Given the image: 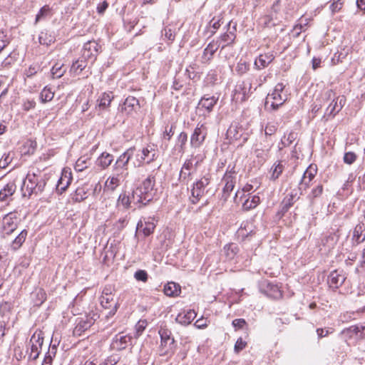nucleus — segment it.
Listing matches in <instances>:
<instances>
[{
  "instance_id": "obj_24",
  "label": "nucleus",
  "mask_w": 365,
  "mask_h": 365,
  "mask_svg": "<svg viewBox=\"0 0 365 365\" xmlns=\"http://www.w3.org/2000/svg\"><path fill=\"white\" fill-rule=\"evenodd\" d=\"M158 333L161 339V346H166L168 344L169 349H172L171 346L173 345L175 340L171 337V331L165 327H160Z\"/></svg>"
},
{
  "instance_id": "obj_20",
  "label": "nucleus",
  "mask_w": 365,
  "mask_h": 365,
  "mask_svg": "<svg viewBox=\"0 0 365 365\" xmlns=\"http://www.w3.org/2000/svg\"><path fill=\"white\" fill-rule=\"evenodd\" d=\"M196 317V313L192 309H189L187 312H184L178 314L175 318V321L182 325H188L192 320Z\"/></svg>"
},
{
  "instance_id": "obj_21",
  "label": "nucleus",
  "mask_w": 365,
  "mask_h": 365,
  "mask_svg": "<svg viewBox=\"0 0 365 365\" xmlns=\"http://www.w3.org/2000/svg\"><path fill=\"white\" fill-rule=\"evenodd\" d=\"M365 240V225L359 223L354 229L352 241L359 245Z\"/></svg>"
},
{
  "instance_id": "obj_52",
  "label": "nucleus",
  "mask_w": 365,
  "mask_h": 365,
  "mask_svg": "<svg viewBox=\"0 0 365 365\" xmlns=\"http://www.w3.org/2000/svg\"><path fill=\"white\" fill-rule=\"evenodd\" d=\"M134 277L137 281L146 282L148 279V274L145 270L138 269L135 272Z\"/></svg>"
},
{
  "instance_id": "obj_58",
  "label": "nucleus",
  "mask_w": 365,
  "mask_h": 365,
  "mask_svg": "<svg viewBox=\"0 0 365 365\" xmlns=\"http://www.w3.org/2000/svg\"><path fill=\"white\" fill-rule=\"evenodd\" d=\"M36 106V101L34 99H26L24 101L22 104L23 110L29 111L34 109Z\"/></svg>"
},
{
  "instance_id": "obj_22",
  "label": "nucleus",
  "mask_w": 365,
  "mask_h": 365,
  "mask_svg": "<svg viewBox=\"0 0 365 365\" xmlns=\"http://www.w3.org/2000/svg\"><path fill=\"white\" fill-rule=\"evenodd\" d=\"M155 228V223L150 220H145L144 222L140 220L137 225V230L143 232L145 237H148L151 235Z\"/></svg>"
},
{
  "instance_id": "obj_14",
  "label": "nucleus",
  "mask_w": 365,
  "mask_h": 365,
  "mask_svg": "<svg viewBox=\"0 0 365 365\" xmlns=\"http://www.w3.org/2000/svg\"><path fill=\"white\" fill-rule=\"evenodd\" d=\"M237 180V173L235 170L227 171L224 175L222 181L225 182L223 194L228 197L230 192L233 190Z\"/></svg>"
},
{
  "instance_id": "obj_23",
  "label": "nucleus",
  "mask_w": 365,
  "mask_h": 365,
  "mask_svg": "<svg viewBox=\"0 0 365 365\" xmlns=\"http://www.w3.org/2000/svg\"><path fill=\"white\" fill-rule=\"evenodd\" d=\"M262 292L267 297L274 299H279L282 297V294L278 286L269 282L266 284V287L264 289L262 288Z\"/></svg>"
},
{
  "instance_id": "obj_30",
  "label": "nucleus",
  "mask_w": 365,
  "mask_h": 365,
  "mask_svg": "<svg viewBox=\"0 0 365 365\" xmlns=\"http://www.w3.org/2000/svg\"><path fill=\"white\" fill-rule=\"evenodd\" d=\"M164 293L168 297H177L181 292L180 286L173 282H168L164 287Z\"/></svg>"
},
{
  "instance_id": "obj_42",
  "label": "nucleus",
  "mask_w": 365,
  "mask_h": 365,
  "mask_svg": "<svg viewBox=\"0 0 365 365\" xmlns=\"http://www.w3.org/2000/svg\"><path fill=\"white\" fill-rule=\"evenodd\" d=\"M118 202L120 203L124 207L129 208L130 207V205L132 203L135 205H138L140 202H135L132 199V195H126L125 193L120 194L118 197ZM142 205H139V207H140Z\"/></svg>"
},
{
  "instance_id": "obj_3",
  "label": "nucleus",
  "mask_w": 365,
  "mask_h": 365,
  "mask_svg": "<svg viewBox=\"0 0 365 365\" xmlns=\"http://www.w3.org/2000/svg\"><path fill=\"white\" fill-rule=\"evenodd\" d=\"M198 165L199 160H197V156L192 155L182 165L179 174V181L187 185L192 179V175L196 171Z\"/></svg>"
},
{
  "instance_id": "obj_60",
  "label": "nucleus",
  "mask_w": 365,
  "mask_h": 365,
  "mask_svg": "<svg viewBox=\"0 0 365 365\" xmlns=\"http://www.w3.org/2000/svg\"><path fill=\"white\" fill-rule=\"evenodd\" d=\"M337 96H338L336 95V93L334 92V91L333 89H328V90L325 91L324 93H323V99L325 101H334V99Z\"/></svg>"
},
{
  "instance_id": "obj_13",
  "label": "nucleus",
  "mask_w": 365,
  "mask_h": 365,
  "mask_svg": "<svg viewBox=\"0 0 365 365\" xmlns=\"http://www.w3.org/2000/svg\"><path fill=\"white\" fill-rule=\"evenodd\" d=\"M346 279V276L343 270L336 269L329 274L327 282L329 287L333 289L340 287Z\"/></svg>"
},
{
  "instance_id": "obj_57",
  "label": "nucleus",
  "mask_w": 365,
  "mask_h": 365,
  "mask_svg": "<svg viewBox=\"0 0 365 365\" xmlns=\"http://www.w3.org/2000/svg\"><path fill=\"white\" fill-rule=\"evenodd\" d=\"M221 21L222 18L218 16L217 18H212V19L210 21V26H211L213 29V31H211L212 34H215L216 31L220 28L221 25Z\"/></svg>"
},
{
  "instance_id": "obj_11",
  "label": "nucleus",
  "mask_w": 365,
  "mask_h": 365,
  "mask_svg": "<svg viewBox=\"0 0 365 365\" xmlns=\"http://www.w3.org/2000/svg\"><path fill=\"white\" fill-rule=\"evenodd\" d=\"M100 299L102 307L106 309H110L106 314V317L108 318L110 317H113L120 307L118 300L114 299V295L109 294L108 296L101 295Z\"/></svg>"
},
{
  "instance_id": "obj_10",
  "label": "nucleus",
  "mask_w": 365,
  "mask_h": 365,
  "mask_svg": "<svg viewBox=\"0 0 365 365\" xmlns=\"http://www.w3.org/2000/svg\"><path fill=\"white\" fill-rule=\"evenodd\" d=\"M133 339V336L130 334L118 333L113 339L110 346L114 350L121 351L132 344Z\"/></svg>"
},
{
  "instance_id": "obj_29",
  "label": "nucleus",
  "mask_w": 365,
  "mask_h": 365,
  "mask_svg": "<svg viewBox=\"0 0 365 365\" xmlns=\"http://www.w3.org/2000/svg\"><path fill=\"white\" fill-rule=\"evenodd\" d=\"M297 193L294 191H292L289 194H288L282 200V212H287L289 209L294 205L299 197L297 196Z\"/></svg>"
},
{
  "instance_id": "obj_64",
  "label": "nucleus",
  "mask_w": 365,
  "mask_h": 365,
  "mask_svg": "<svg viewBox=\"0 0 365 365\" xmlns=\"http://www.w3.org/2000/svg\"><path fill=\"white\" fill-rule=\"evenodd\" d=\"M119 361V357L116 356H110L108 357L100 365H115Z\"/></svg>"
},
{
  "instance_id": "obj_56",
  "label": "nucleus",
  "mask_w": 365,
  "mask_h": 365,
  "mask_svg": "<svg viewBox=\"0 0 365 365\" xmlns=\"http://www.w3.org/2000/svg\"><path fill=\"white\" fill-rule=\"evenodd\" d=\"M175 128V125L173 124L170 128L168 126L165 127V131L163 133V138L168 140H170L173 135H174V130Z\"/></svg>"
},
{
  "instance_id": "obj_46",
  "label": "nucleus",
  "mask_w": 365,
  "mask_h": 365,
  "mask_svg": "<svg viewBox=\"0 0 365 365\" xmlns=\"http://www.w3.org/2000/svg\"><path fill=\"white\" fill-rule=\"evenodd\" d=\"M260 202V198L257 195H254L251 199L248 198L245 200L243 204V207L245 210H250L256 207Z\"/></svg>"
},
{
  "instance_id": "obj_41",
  "label": "nucleus",
  "mask_w": 365,
  "mask_h": 365,
  "mask_svg": "<svg viewBox=\"0 0 365 365\" xmlns=\"http://www.w3.org/2000/svg\"><path fill=\"white\" fill-rule=\"evenodd\" d=\"M187 141V134L185 132H181L177 138V149L179 153H184L185 145Z\"/></svg>"
},
{
  "instance_id": "obj_28",
  "label": "nucleus",
  "mask_w": 365,
  "mask_h": 365,
  "mask_svg": "<svg viewBox=\"0 0 365 365\" xmlns=\"http://www.w3.org/2000/svg\"><path fill=\"white\" fill-rule=\"evenodd\" d=\"M16 185L14 182L7 183L3 189L0 190V201H6L9 197L12 196L16 192Z\"/></svg>"
},
{
  "instance_id": "obj_59",
  "label": "nucleus",
  "mask_w": 365,
  "mask_h": 365,
  "mask_svg": "<svg viewBox=\"0 0 365 365\" xmlns=\"http://www.w3.org/2000/svg\"><path fill=\"white\" fill-rule=\"evenodd\" d=\"M147 325L146 321H139L135 325V337L138 338L145 329Z\"/></svg>"
},
{
  "instance_id": "obj_31",
  "label": "nucleus",
  "mask_w": 365,
  "mask_h": 365,
  "mask_svg": "<svg viewBox=\"0 0 365 365\" xmlns=\"http://www.w3.org/2000/svg\"><path fill=\"white\" fill-rule=\"evenodd\" d=\"M32 300L35 306H41L46 299V294L41 288H36L31 293Z\"/></svg>"
},
{
  "instance_id": "obj_33",
  "label": "nucleus",
  "mask_w": 365,
  "mask_h": 365,
  "mask_svg": "<svg viewBox=\"0 0 365 365\" xmlns=\"http://www.w3.org/2000/svg\"><path fill=\"white\" fill-rule=\"evenodd\" d=\"M217 98L215 96L211 97H202L199 102V106H202L206 110L210 113L212 110L214 106L217 103Z\"/></svg>"
},
{
  "instance_id": "obj_26",
  "label": "nucleus",
  "mask_w": 365,
  "mask_h": 365,
  "mask_svg": "<svg viewBox=\"0 0 365 365\" xmlns=\"http://www.w3.org/2000/svg\"><path fill=\"white\" fill-rule=\"evenodd\" d=\"M274 57L272 53L260 54L255 61V65L258 69L267 67L273 60Z\"/></svg>"
},
{
  "instance_id": "obj_5",
  "label": "nucleus",
  "mask_w": 365,
  "mask_h": 365,
  "mask_svg": "<svg viewBox=\"0 0 365 365\" xmlns=\"http://www.w3.org/2000/svg\"><path fill=\"white\" fill-rule=\"evenodd\" d=\"M208 175H205L193 183L191 189L192 203L196 204L205 193V188L210 184Z\"/></svg>"
},
{
  "instance_id": "obj_19",
  "label": "nucleus",
  "mask_w": 365,
  "mask_h": 365,
  "mask_svg": "<svg viewBox=\"0 0 365 365\" xmlns=\"http://www.w3.org/2000/svg\"><path fill=\"white\" fill-rule=\"evenodd\" d=\"M71 180V173L68 170H63L61 176L58 181L56 190L59 191L61 193L63 192L68 187Z\"/></svg>"
},
{
  "instance_id": "obj_6",
  "label": "nucleus",
  "mask_w": 365,
  "mask_h": 365,
  "mask_svg": "<svg viewBox=\"0 0 365 365\" xmlns=\"http://www.w3.org/2000/svg\"><path fill=\"white\" fill-rule=\"evenodd\" d=\"M207 134V128L205 123H198L190 137V145L193 148H199L205 141Z\"/></svg>"
},
{
  "instance_id": "obj_32",
  "label": "nucleus",
  "mask_w": 365,
  "mask_h": 365,
  "mask_svg": "<svg viewBox=\"0 0 365 365\" xmlns=\"http://www.w3.org/2000/svg\"><path fill=\"white\" fill-rule=\"evenodd\" d=\"M113 161V156L108 153H103L97 159L96 164L101 168H107Z\"/></svg>"
},
{
  "instance_id": "obj_27",
  "label": "nucleus",
  "mask_w": 365,
  "mask_h": 365,
  "mask_svg": "<svg viewBox=\"0 0 365 365\" xmlns=\"http://www.w3.org/2000/svg\"><path fill=\"white\" fill-rule=\"evenodd\" d=\"M339 238V235L336 232L329 233L322 240V245L328 250L334 247Z\"/></svg>"
},
{
  "instance_id": "obj_25",
  "label": "nucleus",
  "mask_w": 365,
  "mask_h": 365,
  "mask_svg": "<svg viewBox=\"0 0 365 365\" xmlns=\"http://www.w3.org/2000/svg\"><path fill=\"white\" fill-rule=\"evenodd\" d=\"M231 21L228 22L227 26L228 27V31L225 33L220 36V41L224 42L225 44L222 46L224 48L225 46L230 45L235 41L236 38L235 31H236V26H233L232 30H230Z\"/></svg>"
},
{
  "instance_id": "obj_40",
  "label": "nucleus",
  "mask_w": 365,
  "mask_h": 365,
  "mask_svg": "<svg viewBox=\"0 0 365 365\" xmlns=\"http://www.w3.org/2000/svg\"><path fill=\"white\" fill-rule=\"evenodd\" d=\"M88 189L86 187H78L76 188L72 199L75 202H81L87 198Z\"/></svg>"
},
{
  "instance_id": "obj_18",
  "label": "nucleus",
  "mask_w": 365,
  "mask_h": 365,
  "mask_svg": "<svg viewBox=\"0 0 365 365\" xmlns=\"http://www.w3.org/2000/svg\"><path fill=\"white\" fill-rule=\"evenodd\" d=\"M140 109V104L138 100L133 96H128L124 101L122 106V110L125 111L127 114L130 115L133 112H136Z\"/></svg>"
},
{
  "instance_id": "obj_38",
  "label": "nucleus",
  "mask_w": 365,
  "mask_h": 365,
  "mask_svg": "<svg viewBox=\"0 0 365 365\" xmlns=\"http://www.w3.org/2000/svg\"><path fill=\"white\" fill-rule=\"evenodd\" d=\"M141 155L145 158L146 163H150L157 158L155 149L150 146H148L140 150Z\"/></svg>"
},
{
  "instance_id": "obj_4",
  "label": "nucleus",
  "mask_w": 365,
  "mask_h": 365,
  "mask_svg": "<svg viewBox=\"0 0 365 365\" xmlns=\"http://www.w3.org/2000/svg\"><path fill=\"white\" fill-rule=\"evenodd\" d=\"M284 86L283 83H277L271 94H268L266 100V104L270 103L273 110H277L279 106L284 104L287 99V95L284 91Z\"/></svg>"
},
{
  "instance_id": "obj_63",
  "label": "nucleus",
  "mask_w": 365,
  "mask_h": 365,
  "mask_svg": "<svg viewBox=\"0 0 365 365\" xmlns=\"http://www.w3.org/2000/svg\"><path fill=\"white\" fill-rule=\"evenodd\" d=\"M210 321L207 318L202 317L195 322V326L198 329H205L207 327Z\"/></svg>"
},
{
  "instance_id": "obj_35",
  "label": "nucleus",
  "mask_w": 365,
  "mask_h": 365,
  "mask_svg": "<svg viewBox=\"0 0 365 365\" xmlns=\"http://www.w3.org/2000/svg\"><path fill=\"white\" fill-rule=\"evenodd\" d=\"M317 174V168L309 166L304 173L300 184L304 185L305 188L308 187V182L307 179H309V182H311Z\"/></svg>"
},
{
  "instance_id": "obj_36",
  "label": "nucleus",
  "mask_w": 365,
  "mask_h": 365,
  "mask_svg": "<svg viewBox=\"0 0 365 365\" xmlns=\"http://www.w3.org/2000/svg\"><path fill=\"white\" fill-rule=\"evenodd\" d=\"M217 48L218 47L216 46V44L213 43H210L204 49L203 55L202 57L203 62L206 63L209 61L212 58V56L216 52Z\"/></svg>"
},
{
  "instance_id": "obj_49",
  "label": "nucleus",
  "mask_w": 365,
  "mask_h": 365,
  "mask_svg": "<svg viewBox=\"0 0 365 365\" xmlns=\"http://www.w3.org/2000/svg\"><path fill=\"white\" fill-rule=\"evenodd\" d=\"M54 97V92L51 88L45 87L41 92V98L43 103L51 101Z\"/></svg>"
},
{
  "instance_id": "obj_45",
  "label": "nucleus",
  "mask_w": 365,
  "mask_h": 365,
  "mask_svg": "<svg viewBox=\"0 0 365 365\" xmlns=\"http://www.w3.org/2000/svg\"><path fill=\"white\" fill-rule=\"evenodd\" d=\"M51 72L53 78H59L63 76L66 72V68L63 67V64L56 63L53 66Z\"/></svg>"
},
{
  "instance_id": "obj_62",
  "label": "nucleus",
  "mask_w": 365,
  "mask_h": 365,
  "mask_svg": "<svg viewBox=\"0 0 365 365\" xmlns=\"http://www.w3.org/2000/svg\"><path fill=\"white\" fill-rule=\"evenodd\" d=\"M9 38L6 34L0 31V52L9 44Z\"/></svg>"
},
{
  "instance_id": "obj_55",
  "label": "nucleus",
  "mask_w": 365,
  "mask_h": 365,
  "mask_svg": "<svg viewBox=\"0 0 365 365\" xmlns=\"http://www.w3.org/2000/svg\"><path fill=\"white\" fill-rule=\"evenodd\" d=\"M13 157L11 156V153H4L0 159V168H6L9 164L11 162Z\"/></svg>"
},
{
  "instance_id": "obj_34",
  "label": "nucleus",
  "mask_w": 365,
  "mask_h": 365,
  "mask_svg": "<svg viewBox=\"0 0 365 365\" xmlns=\"http://www.w3.org/2000/svg\"><path fill=\"white\" fill-rule=\"evenodd\" d=\"M27 234L28 232L26 230H22L11 242V248L14 251L19 250L25 242Z\"/></svg>"
},
{
  "instance_id": "obj_53",
  "label": "nucleus",
  "mask_w": 365,
  "mask_h": 365,
  "mask_svg": "<svg viewBox=\"0 0 365 365\" xmlns=\"http://www.w3.org/2000/svg\"><path fill=\"white\" fill-rule=\"evenodd\" d=\"M323 192L322 185H318L316 187L313 188L308 195L310 200H313L314 198L319 197Z\"/></svg>"
},
{
  "instance_id": "obj_51",
  "label": "nucleus",
  "mask_w": 365,
  "mask_h": 365,
  "mask_svg": "<svg viewBox=\"0 0 365 365\" xmlns=\"http://www.w3.org/2000/svg\"><path fill=\"white\" fill-rule=\"evenodd\" d=\"M357 155L354 152H346L344 155L343 160L345 164L351 165L357 159Z\"/></svg>"
},
{
  "instance_id": "obj_50",
  "label": "nucleus",
  "mask_w": 365,
  "mask_h": 365,
  "mask_svg": "<svg viewBox=\"0 0 365 365\" xmlns=\"http://www.w3.org/2000/svg\"><path fill=\"white\" fill-rule=\"evenodd\" d=\"M341 334L346 335V336H348L349 338L353 337L354 335L358 337V335H359L358 325L351 326L350 327H349L347 329H344L341 331Z\"/></svg>"
},
{
  "instance_id": "obj_8",
  "label": "nucleus",
  "mask_w": 365,
  "mask_h": 365,
  "mask_svg": "<svg viewBox=\"0 0 365 365\" xmlns=\"http://www.w3.org/2000/svg\"><path fill=\"white\" fill-rule=\"evenodd\" d=\"M18 218L16 212H9L2 219L1 232L4 237L11 235L18 227Z\"/></svg>"
},
{
  "instance_id": "obj_54",
  "label": "nucleus",
  "mask_w": 365,
  "mask_h": 365,
  "mask_svg": "<svg viewBox=\"0 0 365 365\" xmlns=\"http://www.w3.org/2000/svg\"><path fill=\"white\" fill-rule=\"evenodd\" d=\"M38 41L41 45L49 46L53 42V38L47 34L41 32L38 37Z\"/></svg>"
},
{
  "instance_id": "obj_15",
  "label": "nucleus",
  "mask_w": 365,
  "mask_h": 365,
  "mask_svg": "<svg viewBox=\"0 0 365 365\" xmlns=\"http://www.w3.org/2000/svg\"><path fill=\"white\" fill-rule=\"evenodd\" d=\"M128 174V172L124 174L123 171H115V173L110 176L106 181L104 190L114 191L120 185L123 178Z\"/></svg>"
},
{
  "instance_id": "obj_44",
  "label": "nucleus",
  "mask_w": 365,
  "mask_h": 365,
  "mask_svg": "<svg viewBox=\"0 0 365 365\" xmlns=\"http://www.w3.org/2000/svg\"><path fill=\"white\" fill-rule=\"evenodd\" d=\"M87 61H85L82 58V56L80 59H78L74 63H73L71 71L74 73H81L87 66Z\"/></svg>"
},
{
  "instance_id": "obj_48",
  "label": "nucleus",
  "mask_w": 365,
  "mask_h": 365,
  "mask_svg": "<svg viewBox=\"0 0 365 365\" xmlns=\"http://www.w3.org/2000/svg\"><path fill=\"white\" fill-rule=\"evenodd\" d=\"M297 133L294 132H290L287 138L284 136V138L281 140L282 146H279V150H282L284 147H287L290 145L297 138Z\"/></svg>"
},
{
  "instance_id": "obj_16",
  "label": "nucleus",
  "mask_w": 365,
  "mask_h": 365,
  "mask_svg": "<svg viewBox=\"0 0 365 365\" xmlns=\"http://www.w3.org/2000/svg\"><path fill=\"white\" fill-rule=\"evenodd\" d=\"M346 101L345 96H338L334 99V101H331L327 108L328 112L327 115L334 118L344 106Z\"/></svg>"
},
{
  "instance_id": "obj_7",
  "label": "nucleus",
  "mask_w": 365,
  "mask_h": 365,
  "mask_svg": "<svg viewBox=\"0 0 365 365\" xmlns=\"http://www.w3.org/2000/svg\"><path fill=\"white\" fill-rule=\"evenodd\" d=\"M101 46L95 41H89L84 43L82 51V58L93 63L98 53Z\"/></svg>"
},
{
  "instance_id": "obj_9",
  "label": "nucleus",
  "mask_w": 365,
  "mask_h": 365,
  "mask_svg": "<svg viewBox=\"0 0 365 365\" xmlns=\"http://www.w3.org/2000/svg\"><path fill=\"white\" fill-rule=\"evenodd\" d=\"M43 343V334L41 331H36L31 339H30V344H31V353L29 354V358L36 360L40 354V349H41V346Z\"/></svg>"
},
{
  "instance_id": "obj_17",
  "label": "nucleus",
  "mask_w": 365,
  "mask_h": 365,
  "mask_svg": "<svg viewBox=\"0 0 365 365\" xmlns=\"http://www.w3.org/2000/svg\"><path fill=\"white\" fill-rule=\"evenodd\" d=\"M227 137L231 140H238L242 138V143L247 141V138L243 137V128L237 123H232L227 130Z\"/></svg>"
},
{
  "instance_id": "obj_1",
  "label": "nucleus",
  "mask_w": 365,
  "mask_h": 365,
  "mask_svg": "<svg viewBox=\"0 0 365 365\" xmlns=\"http://www.w3.org/2000/svg\"><path fill=\"white\" fill-rule=\"evenodd\" d=\"M155 177L149 175L145 179L142 185L132 192V199L135 202H140L143 206L150 202L155 195Z\"/></svg>"
},
{
  "instance_id": "obj_61",
  "label": "nucleus",
  "mask_w": 365,
  "mask_h": 365,
  "mask_svg": "<svg viewBox=\"0 0 365 365\" xmlns=\"http://www.w3.org/2000/svg\"><path fill=\"white\" fill-rule=\"evenodd\" d=\"M246 346L247 342L244 341L242 338L240 337L235 344L234 350L236 353L238 354L242 350H243L246 347Z\"/></svg>"
},
{
  "instance_id": "obj_39",
  "label": "nucleus",
  "mask_w": 365,
  "mask_h": 365,
  "mask_svg": "<svg viewBox=\"0 0 365 365\" xmlns=\"http://www.w3.org/2000/svg\"><path fill=\"white\" fill-rule=\"evenodd\" d=\"M94 321L95 319L88 317L86 319H81L75 328V331L81 332L87 330L94 323Z\"/></svg>"
},
{
  "instance_id": "obj_43",
  "label": "nucleus",
  "mask_w": 365,
  "mask_h": 365,
  "mask_svg": "<svg viewBox=\"0 0 365 365\" xmlns=\"http://www.w3.org/2000/svg\"><path fill=\"white\" fill-rule=\"evenodd\" d=\"M113 98V96H111V94L104 93L101 97V98L98 100V106L99 107V108L103 110L107 108L109 106Z\"/></svg>"
},
{
  "instance_id": "obj_37",
  "label": "nucleus",
  "mask_w": 365,
  "mask_h": 365,
  "mask_svg": "<svg viewBox=\"0 0 365 365\" xmlns=\"http://www.w3.org/2000/svg\"><path fill=\"white\" fill-rule=\"evenodd\" d=\"M91 164V159L86 155L80 157L76 162L74 168L77 172H81Z\"/></svg>"
},
{
  "instance_id": "obj_2",
  "label": "nucleus",
  "mask_w": 365,
  "mask_h": 365,
  "mask_svg": "<svg viewBox=\"0 0 365 365\" xmlns=\"http://www.w3.org/2000/svg\"><path fill=\"white\" fill-rule=\"evenodd\" d=\"M46 180L36 175L35 173H29L24 182V187L26 188V191L28 192V196L31 197V195H38L41 193L46 186Z\"/></svg>"
},
{
  "instance_id": "obj_12",
  "label": "nucleus",
  "mask_w": 365,
  "mask_h": 365,
  "mask_svg": "<svg viewBox=\"0 0 365 365\" xmlns=\"http://www.w3.org/2000/svg\"><path fill=\"white\" fill-rule=\"evenodd\" d=\"M134 151L135 148H130L128 149L125 152H124L123 154H121L114 165V171H123V173H124V172L127 170L128 163L131 157L133 155Z\"/></svg>"
},
{
  "instance_id": "obj_47",
  "label": "nucleus",
  "mask_w": 365,
  "mask_h": 365,
  "mask_svg": "<svg viewBox=\"0 0 365 365\" xmlns=\"http://www.w3.org/2000/svg\"><path fill=\"white\" fill-rule=\"evenodd\" d=\"M284 168V167L281 161H278L277 163H274L273 167L272 168V179L274 180L277 179L279 177V175L282 173Z\"/></svg>"
}]
</instances>
